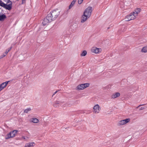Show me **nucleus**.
<instances>
[{
    "label": "nucleus",
    "mask_w": 147,
    "mask_h": 147,
    "mask_svg": "<svg viewBox=\"0 0 147 147\" xmlns=\"http://www.w3.org/2000/svg\"><path fill=\"white\" fill-rule=\"evenodd\" d=\"M59 13V11L58 9H56L53 11L48 15L49 17L51 18L53 21L55 20L58 17Z\"/></svg>",
    "instance_id": "obj_1"
},
{
    "label": "nucleus",
    "mask_w": 147,
    "mask_h": 147,
    "mask_svg": "<svg viewBox=\"0 0 147 147\" xmlns=\"http://www.w3.org/2000/svg\"><path fill=\"white\" fill-rule=\"evenodd\" d=\"M130 121V119L129 118L123 119L118 121L117 123V125L119 126H123L129 123Z\"/></svg>",
    "instance_id": "obj_2"
},
{
    "label": "nucleus",
    "mask_w": 147,
    "mask_h": 147,
    "mask_svg": "<svg viewBox=\"0 0 147 147\" xmlns=\"http://www.w3.org/2000/svg\"><path fill=\"white\" fill-rule=\"evenodd\" d=\"M17 132L18 131L16 130H14L10 132L6 136L5 139L7 140L14 137L17 134Z\"/></svg>",
    "instance_id": "obj_3"
},
{
    "label": "nucleus",
    "mask_w": 147,
    "mask_h": 147,
    "mask_svg": "<svg viewBox=\"0 0 147 147\" xmlns=\"http://www.w3.org/2000/svg\"><path fill=\"white\" fill-rule=\"evenodd\" d=\"M89 84L86 83L79 84L76 88V89L77 90H82L85 88L88 87L89 86Z\"/></svg>",
    "instance_id": "obj_4"
},
{
    "label": "nucleus",
    "mask_w": 147,
    "mask_h": 147,
    "mask_svg": "<svg viewBox=\"0 0 147 147\" xmlns=\"http://www.w3.org/2000/svg\"><path fill=\"white\" fill-rule=\"evenodd\" d=\"M92 11V8L91 7H88L84 11L83 14L87 16L89 18L90 16Z\"/></svg>",
    "instance_id": "obj_5"
},
{
    "label": "nucleus",
    "mask_w": 147,
    "mask_h": 147,
    "mask_svg": "<svg viewBox=\"0 0 147 147\" xmlns=\"http://www.w3.org/2000/svg\"><path fill=\"white\" fill-rule=\"evenodd\" d=\"M0 6H2L6 9L9 10H11L12 7L11 2V3H9L8 4H7L3 3L1 1H0Z\"/></svg>",
    "instance_id": "obj_6"
},
{
    "label": "nucleus",
    "mask_w": 147,
    "mask_h": 147,
    "mask_svg": "<svg viewBox=\"0 0 147 147\" xmlns=\"http://www.w3.org/2000/svg\"><path fill=\"white\" fill-rule=\"evenodd\" d=\"M136 17L132 12L129 15L126 16L125 17V19L127 21H130L135 19Z\"/></svg>",
    "instance_id": "obj_7"
},
{
    "label": "nucleus",
    "mask_w": 147,
    "mask_h": 147,
    "mask_svg": "<svg viewBox=\"0 0 147 147\" xmlns=\"http://www.w3.org/2000/svg\"><path fill=\"white\" fill-rule=\"evenodd\" d=\"M101 109L100 106L98 104H96L93 108V112L95 114H98L100 112Z\"/></svg>",
    "instance_id": "obj_8"
},
{
    "label": "nucleus",
    "mask_w": 147,
    "mask_h": 147,
    "mask_svg": "<svg viewBox=\"0 0 147 147\" xmlns=\"http://www.w3.org/2000/svg\"><path fill=\"white\" fill-rule=\"evenodd\" d=\"M51 18L49 17L48 15L46 18L44 19L42 22V24L44 26H45L49 24V22L52 21Z\"/></svg>",
    "instance_id": "obj_9"
},
{
    "label": "nucleus",
    "mask_w": 147,
    "mask_h": 147,
    "mask_svg": "<svg viewBox=\"0 0 147 147\" xmlns=\"http://www.w3.org/2000/svg\"><path fill=\"white\" fill-rule=\"evenodd\" d=\"M91 51L92 53L97 54L100 53L102 51V49L101 48H98L95 47H94L91 48Z\"/></svg>",
    "instance_id": "obj_10"
},
{
    "label": "nucleus",
    "mask_w": 147,
    "mask_h": 147,
    "mask_svg": "<svg viewBox=\"0 0 147 147\" xmlns=\"http://www.w3.org/2000/svg\"><path fill=\"white\" fill-rule=\"evenodd\" d=\"M141 11V9L140 8H137L135 9L134 11L132 12L134 14L135 16L137 18L138 14Z\"/></svg>",
    "instance_id": "obj_11"
},
{
    "label": "nucleus",
    "mask_w": 147,
    "mask_h": 147,
    "mask_svg": "<svg viewBox=\"0 0 147 147\" xmlns=\"http://www.w3.org/2000/svg\"><path fill=\"white\" fill-rule=\"evenodd\" d=\"M89 18V17L83 14L81 18V23L84 22L87 20V19Z\"/></svg>",
    "instance_id": "obj_12"
},
{
    "label": "nucleus",
    "mask_w": 147,
    "mask_h": 147,
    "mask_svg": "<svg viewBox=\"0 0 147 147\" xmlns=\"http://www.w3.org/2000/svg\"><path fill=\"white\" fill-rule=\"evenodd\" d=\"M120 95V93L119 92H115L113 93L111 96L112 99H115L119 97Z\"/></svg>",
    "instance_id": "obj_13"
},
{
    "label": "nucleus",
    "mask_w": 147,
    "mask_h": 147,
    "mask_svg": "<svg viewBox=\"0 0 147 147\" xmlns=\"http://www.w3.org/2000/svg\"><path fill=\"white\" fill-rule=\"evenodd\" d=\"M35 145V143L34 142H29L26 144L24 147H33Z\"/></svg>",
    "instance_id": "obj_14"
},
{
    "label": "nucleus",
    "mask_w": 147,
    "mask_h": 147,
    "mask_svg": "<svg viewBox=\"0 0 147 147\" xmlns=\"http://www.w3.org/2000/svg\"><path fill=\"white\" fill-rule=\"evenodd\" d=\"M62 104V102L59 101H55L53 104V106L55 107H57L58 106V105H61Z\"/></svg>",
    "instance_id": "obj_15"
},
{
    "label": "nucleus",
    "mask_w": 147,
    "mask_h": 147,
    "mask_svg": "<svg viewBox=\"0 0 147 147\" xmlns=\"http://www.w3.org/2000/svg\"><path fill=\"white\" fill-rule=\"evenodd\" d=\"M9 82V81H6L1 84L3 89L7 86Z\"/></svg>",
    "instance_id": "obj_16"
},
{
    "label": "nucleus",
    "mask_w": 147,
    "mask_h": 147,
    "mask_svg": "<svg viewBox=\"0 0 147 147\" xmlns=\"http://www.w3.org/2000/svg\"><path fill=\"white\" fill-rule=\"evenodd\" d=\"M30 121L34 123H37L38 122L39 120L36 118H32L31 119Z\"/></svg>",
    "instance_id": "obj_17"
},
{
    "label": "nucleus",
    "mask_w": 147,
    "mask_h": 147,
    "mask_svg": "<svg viewBox=\"0 0 147 147\" xmlns=\"http://www.w3.org/2000/svg\"><path fill=\"white\" fill-rule=\"evenodd\" d=\"M76 0H73L72 1L71 4H70V5H69V9H70L71 8L74 6V5L75 4V3L76 2Z\"/></svg>",
    "instance_id": "obj_18"
},
{
    "label": "nucleus",
    "mask_w": 147,
    "mask_h": 147,
    "mask_svg": "<svg viewBox=\"0 0 147 147\" xmlns=\"http://www.w3.org/2000/svg\"><path fill=\"white\" fill-rule=\"evenodd\" d=\"M141 52L144 53L147 52V46L143 47L141 50Z\"/></svg>",
    "instance_id": "obj_19"
},
{
    "label": "nucleus",
    "mask_w": 147,
    "mask_h": 147,
    "mask_svg": "<svg viewBox=\"0 0 147 147\" xmlns=\"http://www.w3.org/2000/svg\"><path fill=\"white\" fill-rule=\"evenodd\" d=\"M6 18V16L4 14H3L2 15H0V21H3Z\"/></svg>",
    "instance_id": "obj_20"
},
{
    "label": "nucleus",
    "mask_w": 147,
    "mask_h": 147,
    "mask_svg": "<svg viewBox=\"0 0 147 147\" xmlns=\"http://www.w3.org/2000/svg\"><path fill=\"white\" fill-rule=\"evenodd\" d=\"M87 53L86 51L84 50L83 51L81 54V56H85L87 54Z\"/></svg>",
    "instance_id": "obj_21"
},
{
    "label": "nucleus",
    "mask_w": 147,
    "mask_h": 147,
    "mask_svg": "<svg viewBox=\"0 0 147 147\" xmlns=\"http://www.w3.org/2000/svg\"><path fill=\"white\" fill-rule=\"evenodd\" d=\"M28 137L26 136H22L21 138V140H27L28 139Z\"/></svg>",
    "instance_id": "obj_22"
},
{
    "label": "nucleus",
    "mask_w": 147,
    "mask_h": 147,
    "mask_svg": "<svg viewBox=\"0 0 147 147\" xmlns=\"http://www.w3.org/2000/svg\"><path fill=\"white\" fill-rule=\"evenodd\" d=\"M31 109L30 108H28L25 109L24 111V112L26 113H27L29 111H30Z\"/></svg>",
    "instance_id": "obj_23"
},
{
    "label": "nucleus",
    "mask_w": 147,
    "mask_h": 147,
    "mask_svg": "<svg viewBox=\"0 0 147 147\" xmlns=\"http://www.w3.org/2000/svg\"><path fill=\"white\" fill-rule=\"evenodd\" d=\"M12 48V47H10L9 48L7 49L6 51L5 52V54H6V55H7L8 53L11 49Z\"/></svg>",
    "instance_id": "obj_24"
},
{
    "label": "nucleus",
    "mask_w": 147,
    "mask_h": 147,
    "mask_svg": "<svg viewBox=\"0 0 147 147\" xmlns=\"http://www.w3.org/2000/svg\"><path fill=\"white\" fill-rule=\"evenodd\" d=\"M84 0H78V4H81L83 2Z\"/></svg>",
    "instance_id": "obj_25"
},
{
    "label": "nucleus",
    "mask_w": 147,
    "mask_h": 147,
    "mask_svg": "<svg viewBox=\"0 0 147 147\" xmlns=\"http://www.w3.org/2000/svg\"><path fill=\"white\" fill-rule=\"evenodd\" d=\"M146 107H147L146 106H145L144 107H141L140 108L139 110H142L146 108Z\"/></svg>",
    "instance_id": "obj_26"
},
{
    "label": "nucleus",
    "mask_w": 147,
    "mask_h": 147,
    "mask_svg": "<svg viewBox=\"0 0 147 147\" xmlns=\"http://www.w3.org/2000/svg\"><path fill=\"white\" fill-rule=\"evenodd\" d=\"M6 55V54H4L3 55H1V57H0V58H3V57H5Z\"/></svg>",
    "instance_id": "obj_27"
},
{
    "label": "nucleus",
    "mask_w": 147,
    "mask_h": 147,
    "mask_svg": "<svg viewBox=\"0 0 147 147\" xmlns=\"http://www.w3.org/2000/svg\"><path fill=\"white\" fill-rule=\"evenodd\" d=\"M26 2V0H22V3L23 4L25 3Z\"/></svg>",
    "instance_id": "obj_28"
},
{
    "label": "nucleus",
    "mask_w": 147,
    "mask_h": 147,
    "mask_svg": "<svg viewBox=\"0 0 147 147\" xmlns=\"http://www.w3.org/2000/svg\"><path fill=\"white\" fill-rule=\"evenodd\" d=\"M0 88L1 89V90L3 89L1 84H0Z\"/></svg>",
    "instance_id": "obj_29"
},
{
    "label": "nucleus",
    "mask_w": 147,
    "mask_h": 147,
    "mask_svg": "<svg viewBox=\"0 0 147 147\" xmlns=\"http://www.w3.org/2000/svg\"><path fill=\"white\" fill-rule=\"evenodd\" d=\"M74 26L75 27V28H76L77 27V24H76L74 25Z\"/></svg>",
    "instance_id": "obj_30"
},
{
    "label": "nucleus",
    "mask_w": 147,
    "mask_h": 147,
    "mask_svg": "<svg viewBox=\"0 0 147 147\" xmlns=\"http://www.w3.org/2000/svg\"><path fill=\"white\" fill-rule=\"evenodd\" d=\"M142 105H140L138 107H137V109L138 108L140 107V106H142Z\"/></svg>",
    "instance_id": "obj_31"
},
{
    "label": "nucleus",
    "mask_w": 147,
    "mask_h": 147,
    "mask_svg": "<svg viewBox=\"0 0 147 147\" xmlns=\"http://www.w3.org/2000/svg\"><path fill=\"white\" fill-rule=\"evenodd\" d=\"M57 92V91H55L54 93L53 94V95H54V94H55Z\"/></svg>",
    "instance_id": "obj_32"
},
{
    "label": "nucleus",
    "mask_w": 147,
    "mask_h": 147,
    "mask_svg": "<svg viewBox=\"0 0 147 147\" xmlns=\"http://www.w3.org/2000/svg\"><path fill=\"white\" fill-rule=\"evenodd\" d=\"M1 90H1V89L0 88V92Z\"/></svg>",
    "instance_id": "obj_33"
}]
</instances>
